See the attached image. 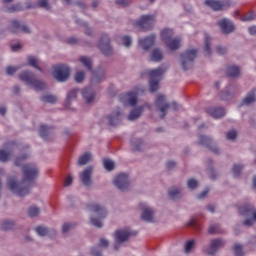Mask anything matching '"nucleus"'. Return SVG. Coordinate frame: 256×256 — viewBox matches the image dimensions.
<instances>
[{
  "label": "nucleus",
  "mask_w": 256,
  "mask_h": 256,
  "mask_svg": "<svg viewBox=\"0 0 256 256\" xmlns=\"http://www.w3.org/2000/svg\"><path fill=\"white\" fill-rule=\"evenodd\" d=\"M207 113L214 119H221V117H225V109L222 107H210L207 109Z\"/></svg>",
  "instance_id": "obj_24"
},
{
  "label": "nucleus",
  "mask_w": 256,
  "mask_h": 256,
  "mask_svg": "<svg viewBox=\"0 0 256 256\" xmlns=\"http://www.w3.org/2000/svg\"><path fill=\"white\" fill-rule=\"evenodd\" d=\"M198 185H199V182L197 180H195V178H190L187 181L188 189H192V190L197 189Z\"/></svg>",
  "instance_id": "obj_51"
},
{
  "label": "nucleus",
  "mask_w": 256,
  "mask_h": 256,
  "mask_svg": "<svg viewBox=\"0 0 256 256\" xmlns=\"http://www.w3.org/2000/svg\"><path fill=\"white\" fill-rule=\"evenodd\" d=\"M114 185L119 191H127L129 189V176L125 173L119 174L114 179Z\"/></svg>",
  "instance_id": "obj_13"
},
{
  "label": "nucleus",
  "mask_w": 256,
  "mask_h": 256,
  "mask_svg": "<svg viewBox=\"0 0 256 256\" xmlns=\"http://www.w3.org/2000/svg\"><path fill=\"white\" fill-rule=\"evenodd\" d=\"M98 47L105 57H111L113 55V48L111 47V38L109 35L102 34Z\"/></svg>",
  "instance_id": "obj_10"
},
{
  "label": "nucleus",
  "mask_w": 256,
  "mask_h": 256,
  "mask_svg": "<svg viewBox=\"0 0 256 256\" xmlns=\"http://www.w3.org/2000/svg\"><path fill=\"white\" fill-rule=\"evenodd\" d=\"M227 139H229V141H235V139H237V131L235 130H231L226 134Z\"/></svg>",
  "instance_id": "obj_57"
},
{
  "label": "nucleus",
  "mask_w": 256,
  "mask_h": 256,
  "mask_svg": "<svg viewBox=\"0 0 256 256\" xmlns=\"http://www.w3.org/2000/svg\"><path fill=\"white\" fill-rule=\"evenodd\" d=\"M165 45L168 47V49H170V51H177V49L181 48V38H172L171 40L167 41Z\"/></svg>",
  "instance_id": "obj_26"
},
{
  "label": "nucleus",
  "mask_w": 256,
  "mask_h": 256,
  "mask_svg": "<svg viewBox=\"0 0 256 256\" xmlns=\"http://www.w3.org/2000/svg\"><path fill=\"white\" fill-rule=\"evenodd\" d=\"M217 24L224 35H229V33H233L235 31V24H233V21L230 19H220Z\"/></svg>",
  "instance_id": "obj_15"
},
{
  "label": "nucleus",
  "mask_w": 256,
  "mask_h": 256,
  "mask_svg": "<svg viewBox=\"0 0 256 256\" xmlns=\"http://www.w3.org/2000/svg\"><path fill=\"white\" fill-rule=\"evenodd\" d=\"M232 171H233L234 177H237L238 175H241V171H243V165L234 164L233 168H232Z\"/></svg>",
  "instance_id": "obj_52"
},
{
  "label": "nucleus",
  "mask_w": 256,
  "mask_h": 256,
  "mask_svg": "<svg viewBox=\"0 0 256 256\" xmlns=\"http://www.w3.org/2000/svg\"><path fill=\"white\" fill-rule=\"evenodd\" d=\"M52 133H53V128L48 127L46 125H42L40 127V137H42V139H44L45 141L49 139V135H51Z\"/></svg>",
  "instance_id": "obj_34"
},
{
  "label": "nucleus",
  "mask_w": 256,
  "mask_h": 256,
  "mask_svg": "<svg viewBox=\"0 0 256 256\" xmlns=\"http://www.w3.org/2000/svg\"><path fill=\"white\" fill-rule=\"evenodd\" d=\"M197 59V50H187L186 52L180 54V65L183 71H189L193 69V63Z\"/></svg>",
  "instance_id": "obj_6"
},
{
  "label": "nucleus",
  "mask_w": 256,
  "mask_h": 256,
  "mask_svg": "<svg viewBox=\"0 0 256 256\" xmlns=\"http://www.w3.org/2000/svg\"><path fill=\"white\" fill-rule=\"evenodd\" d=\"M226 73L228 75V77H239V74L241 73V69L239 68V66H228Z\"/></svg>",
  "instance_id": "obj_36"
},
{
  "label": "nucleus",
  "mask_w": 256,
  "mask_h": 256,
  "mask_svg": "<svg viewBox=\"0 0 256 256\" xmlns=\"http://www.w3.org/2000/svg\"><path fill=\"white\" fill-rule=\"evenodd\" d=\"M28 65H30V67H34V69H37V71H43V69L39 67V59L33 56L28 57Z\"/></svg>",
  "instance_id": "obj_40"
},
{
  "label": "nucleus",
  "mask_w": 256,
  "mask_h": 256,
  "mask_svg": "<svg viewBox=\"0 0 256 256\" xmlns=\"http://www.w3.org/2000/svg\"><path fill=\"white\" fill-rule=\"evenodd\" d=\"M164 73H165V70L161 67L150 70L149 87H150L151 93H155V91H159V81H161Z\"/></svg>",
  "instance_id": "obj_8"
},
{
  "label": "nucleus",
  "mask_w": 256,
  "mask_h": 256,
  "mask_svg": "<svg viewBox=\"0 0 256 256\" xmlns=\"http://www.w3.org/2000/svg\"><path fill=\"white\" fill-rule=\"evenodd\" d=\"M75 81H76V83H83V81H85V71L80 70V71L76 72Z\"/></svg>",
  "instance_id": "obj_49"
},
{
  "label": "nucleus",
  "mask_w": 256,
  "mask_h": 256,
  "mask_svg": "<svg viewBox=\"0 0 256 256\" xmlns=\"http://www.w3.org/2000/svg\"><path fill=\"white\" fill-rule=\"evenodd\" d=\"M234 255L235 256H244L245 253L243 252V246L241 244H235L233 247Z\"/></svg>",
  "instance_id": "obj_47"
},
{
  "label": "nucleus",
  "mask_w": 256,
  "mask_h": 256,
  "mask_svg": "<svg viewBox=\"0 0 256 256\" xmlns=\"http://www.w3.org/2000/svg\"><path fill=\"white\" fill-rule=\"evenodd\" d=\"M29 156L27 154L22 155L21 157L16 158L15 160V166L16 167H21V164L23 163V161H25V159H27Z\"/></svg>",
  "instance_id": "obj_56"
},
{
  "label": "nucleus",
  "mask_w": 256,
  "mask_h": 256,
  "mask_svg": "<svg viewBox=\"0 0 256 256\" xmlns=\"http://www.w3.org/2000/svg\"><path fill=\"white\" fill-rule=\"evenodd\" d=\"M17 69L18 68H15L13 66H9L6 68V73L7 75H14V73H17Z\"/></svg>",
  "instance_id": "obj_62"
},
{
  "label": "nucleus",
  "mask_w": 256,
  "mask_h": 256,
  "mask_svg": "<svg viewBox=\"0 0 256 256\" xmlns=\"http://www.w3.org/2000/svg\"><path fill=\"white\" fill-rule=\"evenodd\" d=\"M132 151H143L145 149V143L139 138H133L131 140Z\"/></svg>",
  "instance_id": "obj_28"
},
{
  "label": "nucleus",
  "mask_w": 256,
  "mask_h": 256,
  "mask_svg": "<svg viewBox=\"0 0 256 256\" xmlns=\"http://www.w3.org/2000/svg\"><path fill=\"white\" fill-rule=\"evenodd\" d=\"M150 60L154 61V63H159L160 61H163V51L158 48L152 50Z\"/></svg>",
  "instance_id": "obj_30"
},
{
  "label": "nucleus",
  "mask_w": 256,
  "mask_h": 256,
  "mask_svg": "<svg viewBox=\"0 0 256 256\" xmlns=\"http://www.w3.org/2000/svg\"><path fill=\"white\" fill-rule=\"evenodd\" d=\"M67 43L69 45H77V43H79V39H77L75 37H70L67 39Z\"/></svg>",
  "instance_id": "obj_64"
},
{
  "label": "nucleus",
  "mask_w": 256,
  "mask_h": 256,
  "mask_svg": "<svg viewBox=\"0 0 256 256\" xmlns=\"http://www.w3.org/2000/svg\"><path fill=\"white\" fill-rule=\"evenodd\" d=\"M116 5H121V7H129L131 3H133L131 0H115Z\"/></svg>",
  "instance_id": "obj_55"
},
{
  "label": "nucleus",
  "mask_w": 256,
  "mask_h": 256,
  "mask_svg": "<svg viewBox=\"0 0 256 256\" xmlns=\"http://www.w3.org/2000/svg\"><path fill=\"white\" fill-rule=\"evenodd\" d=\"M173 35H175L173 29L166 28L161 32V37L164 43H167V41H171V39H173Z\"/></svg>",
  "instance_id": "obj_35"
},
{
  "label": "nucleus",
  "mask_w": 256,
  "mask_h": 256,
  "mask_svg": "<svg viewBox=\"0 0 256 256\" xmlns=\"http://www.w3.org/2000/svg\"><path fill=\"white\" fill-rule=\"evenodd\" d=\"M256 15L254 12H249L241 17V21L247 22V21H255Z\"/></svg>",
  "instance_id": "obj_50"
},
{
  "label": "nucleus",
  "mask_w": 256,
  "mask_h": 256,
  "mask_svg": "<svg viewBox=\"0 0 256 256\" xmlns=\"http://www.w3.org/2000/svg\"><path fill=\"white\" fill-rule=\"evenodd\" d=\"M20 81H23V83H26V85H29L32 87V89H35V91H43V89H46L47 84L41 80H38L35 78V73L25 70L19 74Z\"/></svg>",
  "instance_id": "obj_2"
},
{
  "label": "nucleus",
  "mask_w": 256,
  "mask_h": 256,
  "mask_svg": "<svg viewBox=\"0 0 256 256\" xmlns=\"http://www.w3.org/2000/svg\"><path fill=\"white\" fill-rule=\"evenodd\" d=\"M38 7L41 9H45L46 11H51V5L49 4V0H39Z\"/></svg>",
  "instance_id": "obj_48"
},
{
  "label": "nucleus",
  "mask_w": 256,
  "mask_h": 256,
  "mask_svg": "<svg viewBox=\"0 0 256 256\" xmlns=\"http://www.w3.org/2000/svg\"><path fill=\"white\" fill-rule=\"evenodd\" d=\"M9 157H11V152L0 150V161L2 163H7V161H9Z\"/></svg>",
  "instance_id": "obj_46"
},
{
  "label": "nucleus",
  "mask_w": 256,
  "mask_h": 256,
  "mask_svg": "<svg viewBox=\"0 0 256 256\" xmlns=\"http://www.w3.org/2000/svg\"><path fill=\"white\" fill-rule=\"evenodd\" d=\"M104 169L106 171H113L115 169V162H113L111 159H104L103 160Z\"/></svg>",
  "instance_id": "obj_44"
},
{
  "label": "nucleus",
  "mask_w": 256,
  "mask_h": 256,
  "mask_svg": "<svg viewBox=\"0 0 256 256\" xmlns=\"http://www.w3.org/2000/svg\"><path fill=\"white\" fill-rule=\"evenodd\" d=\"M127 101L128 105L135 107L137 105V94L135 92L128 93Z\"/></svg>",
  "instance_id": "obj_42"
},
{
  "label": "nucleus",
  "mask_w": 256,
  "mask_h": 256,
  "mask_svg": "<svg viewBox=\"0 0 256 256\" xmlns=\"http://www.w3.org/2000/svg\"><path fill=\"white\" fill-rule=\"evenodd\" d=\"M8 11L10 13H13L15 11H21V6L19 4L12 5L10 8H8Z\"/></svg>",
  "instance_id": "obj_63"
},
{
  "label": "nucleus",
  "mask_w": 256,
  "mask_h": 256,
  "mask_svg": "<svg viewBox=\"0 0 256 256\" xmlns=\"http://www.w3.org/2000/svg\"><path fill=\"white\" fill-rule=\"evenodd\" d=\"M193 245H195V240H189L185 244V251L186 253H191V249H193Z\"/></svg>",
  "instance_id": "obj_58"
},
{
  "label": "nucleus",
  "mask_w": 256,
  "mask_h": 256,
  "mask_svg": "<svg viewBox=\"0 0 256 256\" xmlns=\"http://www.w3.org/2000/svg\"><path fill=\"white\" fill-rule=\"evenodd\" d=\"M122 43H123L124 47H131V43H132L131 37L124 36L122 38Z\"/></svg>",
  "instance_id": "obj_59"
},
{
  "label": "nucleus",
  "mask_w": 256,
  "mask_h": 256,
  "mask_svg": "<svg viewBox=\"0 0 256 256\" xmlns=\"http://www.w3.org/2000/svg\"><path fill=\"white\" fill-rule=\"evenodd\" d=\"M73 227H75V224H71V223H64L62 226V233H69V231H71V229H73Z\"/></svg>",
  "instance_id": "obj_54"
},
{
  "label": "nucleus",
  "mask_w": 256,
  "mask_h": 256,
  "mask_svg": "<svg viewBox=\"0 0 256 256\" xmlns=\"http://www.w3.org/2000/svg\"><path fill=\"white\" fill-rule=\"evenodd\" d=\"M135 235H137V232L129 228L117 230L115 232V251H119V249H121V244L125 243L126 241H129V237H135Z\"/></svg>",
  "instance_id": "obj_7"
},
{
  "label": "nucleus",
  "mask_w": 256,
  "mask_h": 256,
  "mask_svg": "<svg viewBox=\"0 0 256 256\" xmlns=\"http://www.w3.org/2000/svg\"><path fill=\"white\" fill-rule=\"evenodd\" d=\"M204 4L206 7L212 9V11H223L224 9H229V7H231V4L227 0H206Z\"/></svg>",
  "instance_id": "obj_11"
},
{
  "label": "nucleus",
  "mask_w": 256,
  "mask_h": 256,
  "mask_svg": "<svg viewBox=\"0 0 256 256\" xmlns=\"http://www.w3.org/2000/svg\"><path fill=\"white\" fill-rule=\"evenodd\" d=\"M87 208L88 211L95 213L98 217H91L90 223L94 225V227L101 229V227H103V222H101V219H105V217H107V210L103 207V205L97 203H91L87 206Z\"/></svg>",
  "instance_id": "obj_3"
},
{
  "label": "nucleus",
  "mask_w": 256,
  "mask_h": 256,
  "mask_svg": "<svg viewBox=\"0 0 256 256\" xmlns=\"http://www.w3.org/2000/svg\"><path fill=\"white\" fill-rule=\"evenodd\" d=\"M154 21L155 18L153 15H143L139 20H137L136 25L143 31H147L153 27Z\"/></svg>",
  "instance_id": "obj_14"
},
{
  "label": "nucleus",
  "mask_w": 256,
  "mask_h": 256,
  "mask_svg": "<svg viewBox=\"0 0 256 256\" xmlns=\"http://www.w3.org/2000/svg\"><path fill=\"white\" fill-rule=\"evenodd\" d=\"M22 173L24 175V179L21 183H17V181L10 179L8 181V187L10 191L16 193L19 197H25V195H29L31 189L26 185V181L28 183H33L34 179L39 177V168L35 164H25L22 167Z\"/></svg>",
  "instance_id": "obj_1"
},
{
  "label": "nucleus",
  "mask_w": 256,
  "mask_h": 256,
  "mask_svg": "<svg viewBox=\"0 0 256 256\" xmlns=\"http://www.w3.org/2000/svg\"><path fill=\"white\" fill-rule=\"evenodd\" d=\"M122 119L123 113H121L119 108L106 117V120L111 127H117V125H120Z\"/></svg>",
  "instance_id": "obj_16"
},
{
  "label": "nucleus",
  "mask_w": 256,
  "mask_h": 256,
  "mask_svg": "<svg viewBox=\"0 0 256 256\" xmlns=\"http://www.w3.org/2000/svg\"><path fill=\"white\" fill-rule=\"evenodd\" d=\"M256 103V89H252L246 94V97L242 100V105H251Z\"/></svg>",
  "instance_id": "obj_27"
},
{
  "label": "nucleus",
  "mask_w": 256,
  "mask_h": 256,
  "mask_svg": "<svg viewBox=\"0 0 256 256\" xmlns=\"http://www.w3.org/2000/svg\"><path fill=\"white\" fill-rule=\"evenodd\" d=\"M105 73H107V70H105V67L99 66L94 71L93 77L91 78V84L99 85V83H103V81H105Z\"/></svg>",
  "instance_id": "obj_18"
},
{
  "label": "nucleus",
  "mask_w": 256,
  "mask_h": 256,
  "mask_svg": "<svg viewBox=\"0 0 256 256\" xmlns=\"http://www.w3.org/2000/svg\"><path fill=\"white\" fill-rule=\"evenodd\" d=\"M89 161H91V153L86 152L85 154L81 155L78 158V165H80V166L87 165V163H89Z\"/></svg>",
  "instance_id": "obj_38"
},
{
  "label": "nucleus",
  "mask_w": 256,
  "mask_h": 256,
  "mask_svg": "<svg viewBox=\"0 0 256 256\" xmlns=\"http://www.w3.org/2000/svg\"><path fill=\"white\" fill-rule=\"evenodd\" d=\"M139 45L143 51H149L151 47L155 45V35H150L144 39H140Z\"/></svg>",
  "instance_id": "obj_22"
},
{
  "label": "nucleus",
  "mask_w": 256,
  "mask_h": 256,
  "mask_svg": "<svg viewBox=\"0 0 256 256\" xmlns=\"http://www.w3.org/2000/svg\"><path fill=\"white\" fill-rule=\"evenodd\" d=\"M83 27H85V31H84L85 35H88L89 37H91V35H93V30L89 28L87 23H83Z\"/></svg>",
  "instance_id": "obj_61"
},
{
  "label": "nucleus",
  "mask_w": 256,
  "mask_h": 256,
  "mask_svg": "<svg viewBox=\"0 0 256 256\" xmlns=\"http://www.w3.org/2000/svg\"><path fill=\"white\" fill-rule=\"evenodd\" d=\"M209 235H215L217 233H223V230L221 229L220 224H211L208 228Z\"/></svg>",
  "instance_id": "obj_41"
},
{
  "label": "nucleus",
  "mask_w": 256,
  "mask_h": 256,
  "mask_svg": "<svg viewBox=\"0 0 256 256\" xmlns=\"http://www.w3.org/2000/svg\"><path fill=\"white\" fill-rule=\"evenodd\" d=\"M168 196L172 201H177L178 199H181V197H183V194L181 193V189L179 188H170L168 190Z\"/></svg>",
  "instance_id": "obj_33"
},
{
  "label": "nucleus",
  "mask_w": 256,
  "mask_h": 256,
  "mask_svg": "<svg viewBox=\"0 0 256 256\" xmlns=\"http://www.w3.org/2000/svg\"><path fill=\"white\" fill-rule=\"evenodd\" d=\"M35 231L39 237H55L57 235V231L55 229H49L45 226H38L35 228Z\"/></svg>",
  "instance_id": "obj_23"
},
{
  "label": "nucleus",
  "mask_w": 256,
  "mask_h": 256,
  "mask_svg": "<svg viewBox=\"0 0 256 256\" xmlns=\"http://www.w3.org/2000/svg\"><path fill=\"white\" fill-rule=\"evenodd\" d=\"M79 61L83 67H85V69L88 71H93V59L87 56H80Z\"/></svg>",
  "instance_id": "obj_31"
},
{
  "label": "nucleus",
  "mask_w": 256,
  "mask_h": 256,
  "mask_svg": "<svg viewBox=\"0 0 256 256\" xmlns=\"http://www.w3.org/2000/svg\"><path fill=\"white\" fill-rule=\"evenodd\" d=\"M209 41H210L209 35H206L205 36V45H204L206 55H211V45H210Z\"/></svg>",
  "instance_id": "obj_53"
},
{
  "label": "nucleus",
  "mask_w": 256,
  "mask_h": 256,
  "mask_svg": "<svg viewBox=\"0 0 256 256\" xmlns=\"http://www.w3.org/2000/svg\"><path fill=\"white\" fill-rule=\"evenodd\" d=\"M216 53H218V55H225L227 53V47H223V46L216 47Z\"/></svg>",
  "instance_id": "obj_60"
},
{
  "label": "nucleus",
  "mask_w": 256,
  "mask_h": 256,
  "mask_svg": "<svg viewBox=\"0 0 256 256\" xmlns=\"http://www.w3.org/2000/svg\"><path fill=\"white\" fill-rule=\"evenodd\" d=\"M155 216V210L151 207H146L142 211L141 219L146 223H153V217Z\"/></svg>",
  "instance_id": "obj_25"
},
{
  "label": "nucleus",
  "mask_w": 256,
  "mask_h": 256,
  "mask_svg": "<svg viewBox=\"0 0 256 256\" xmlns=\"http://www.w3.org/2000/svg\"><path fill=\"white\" fill-rule=\"evenodd\" d=\"M9 30L11 31V33H20V31H22V33H27V34L31 33V28H29V26L25 24H21L17 20L11 21Z\"/></svg>",
  "instance_id": "obj_17"
},
{
  "label": "nucleus",
  "mask_w": 256,
  "mask_h": 256,
  "mask_svg": "<svg viewBox=\"0 0 256 256\" xmlns=\"http://www.w3.org/2000/svg\"><path fill=\"white\" fill-rule=\"evenodd\" d=\"M142 113H143V106H139L133 109L128 115V121H136V119H139L141 117Z\"/></svg>",
  "instance_id": "obj_32"
},
{
  "label": "nucleus",
  "mask_w": 256,
  "mask_h": 256,
  "mask_svg": "<svg viewBox=\"0 0 256 256\" xmlns=\"http://www.w3.org/2000/svg\"><path fill=\"white\" fill-rule=\"evenodd\" d=\"M235 93H237V86L228 85L224 91H222L220 97L222 101H231L233 97H235Z\"/></svg>",
  "instance_id": "obj_21"
},
{
  "label": "nucleus",
  "mask_w": 256,
  "mask_h": 256,
  "mask_svg": "<svg viewBox=\"0 0 256 256\" xmlns=\"http://www.w3.org/2000/svg\"><path fill=\"white\" fill-rule=\"evenodd\" d=\"M42 103H50L51 105L57 103V96L52 94H44L40 97Z\"/></svg>",
  "instance_id": "obj_37"
},
{
  "label": "nucleus",
  "mask_w": 256,
  "mask_h": 256,
  "mask_svg": "<svg viewBox=\"0 0 256 256\" xmlns=\"http://www.w3.org/2000/svg\"><path fill=\"white\" fill-rule=\"evenodd\" d=\"M82 97L85 99L86 103L89 105L95 101V92L90 88H86L82 91Z\"/></svg>",
  "instance_id": "obj_29"
},
{
  "label": "nucleus",
  "mask_w": 256,
  "mask_h": 256,
  "mask_svg": "<svg viewBox=\"0 0 256 256\" xmlns=\"http://www.w3.org/2000/svg\"><path fill=\"white\" fill-rule=\"evenodd\" d=\"M199 141L200 145L208 147L213 153H215V155H219L221 153L219 148L213 143V139H211L210 137L201 135Z\"/></svg>",
  "instance_id": "obj_19"
},
{
  "label": "nucleus",
  "mask_w": 256,
  "mask_h": 256,
  "mask_svg": "<svg viewBox=\"0 0 256 256\" xmlns=\"http://www.w3.org/2000/svg\"><path fill=\"white\" fill-rule=\"evenodd\" d=\"M239 214L247 219L243 222L245 227L253 226V221H256V210L251 204H244L238 208Z\"/></svg>",
  "instance_id": "obj_5"
},
{
  "label": "nucleus",
  "mask_w": 256,
  "mask_h": 256,
  "mask_svg": "<svg viewBox=\"0 0 256 256\" xmlns=\"http://www.w3.org/2000/svg\"><path fill=\"white\" fill-rule=\"evenodd\" d=\"M226 241L223 238H216L210 241L209 247L206 249L207 255H216L222 247H225Z\"/></svg>",
  "instance_id": "obj_12"
},
{
  "label": "nucleus",
  "mask_w": 256,
  "mask_h": 256,
  "mask_svg": "<svg viewBox=\"0 0 256 256\" xmlns=\"http://www.w3.org/2000/svg\"><path fill=\"white\" fill-rule=\"evenodd\" d=\"M39 213H41V210L37 206H30L27 211L29 217H38Z\"/></svg>",
  "instance_id": "obj_43"
},
{
  "label": "nucleus",
  "mask_w": 256,
  "mask_h": 256,
  "mask_svg": "<svg viewBox=\"0 0 256 256\" xmlns=\"http://www.w3.org/2000/svg\"><path fill=\"white\" fill-rule=\"evenodd\" d=\"M15 227V221L13 220H4L1 224L2 231H11Z\"/></svg>",
  "instance_id": "obj_39"
},
{
  "label": "nucleus",
  "mask_w": 256,
  "mask_h": 256,
  "mask_svg": "<svg viewBox=\"0 0 256 256\" xmlns=\"http://www.w3.org/2000/svg\"><path fill=\"white\" fill-rule=\"evenodd\" d=\"M155 106L157 111H159V113H161L160 117L163 119L164 117H167V111H169V109H173V111H178L179 110V105H177V102H172L171 104H169V102H167V98L165 97V95L162 94H158L155 100Z\"/></svg>",
  "instance_id": "obj_4"
},
{
  "label": "nucleus",
  "mask_w": 256,
  "mask_h": 256,
  "mask_svg": "<svg viewBox=\"0 0 256 256\" xmlns=\"http://www.w3.org/2000/svg\"><path fill=\"white\" fill-rule=\"evenodd\" d=\"M91 175H93V166L86 167L80 174L81 182L85 185V187H91Z\"/></svg>",
  "instance_id": "obj_20"
},
{
  "label": "nucleus",
  "mask_w": 256,
  "mask_h": 256,
  "mask_svg": "<svg viewBox=\"0 0 256 256\" xmlns=\"http://www.w3.org/2000/svg\"><path fill=\"white\" fill-rule=\"evenodd\" d=\"M74 99H77V90H72L68 93L66 98V105L70 106L71 101H74Z\"/></svg>",
  "instance_id": "obj_45"
},
{
  "label": "nucleus",
  "mask_w": 256,
  "mask_h": 256,
  "mask_svg": "<svg viewBox=\"0 0 256 256\" xmlns=\"http://www.w3.org/2000/svg\"><path fill=\"white\" fill-rule=\"evenodd\" d=\"M52 77L59 81L60 83H64L67 81L71 75V69L67 65L59 64L53 67Z\"/></svg>",
  "instance_id": "obj_9"
}]
</instances>
